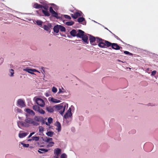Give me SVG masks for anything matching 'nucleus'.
Masks as SVG:
<instances>
[{
	"mask_svg": "<svg viewBox=\"0 0 158 158\" xmlns=\"http://www.w3.org/2000/svg\"><path fill=\"white\" fill-rule=\"evenodd\" d=\"M82 14V12L81 11H78L73 14H71L70 15L73 18L76 19L79 17L81 16Z\"/></svg>",
	"mask_w": 158,
	"mask_h": 158,
	"instance_id": "39448f33",
	"label": "nucleus"
},
{
	"mask_svg": "<svg viewBox=\"0 0 158 158\" xmlns=\"http://www.w3.org/2000/svg\"><path fill=\"white\" fill-rule=\"evenodd\" d=\"M156 71H155V70L153 71L152 72L151 75L152 76H154L155 75V74H156Z\"/></svg>",
	"mask_w": 158,
	"mask_h": 158,
	"instance_id": "09e8293b",
	"label": "nucleus"
},
{
	"mask_svg": "<svg viewBox=\"0 0 158 158\" xmlns=\"http://www.w3.org/2000/svg\"><path fill=\"white\" fill-rule=\"evenodd\" d=\"M52 138H48L46 140H45V142L47 143H49L50 142V141H51L52 140Z\"/></svg>",
	"mask_w": 158,
	"mask_h": 158,
	"instance_id": "ea45409f",
	"label": "nucleus"
},
{
	"mask_svg": "<svg viewBox=\"0 0 158 158\" xmlns=\"http://www.w3.org/2000/svg\"><path fill=\"white\" fill-rule=\"evenodd\" d=\"M65 107L66 106H61L60 105H55L54 106V107H55L56 110H60V111H59V112L62 115L64 111Z\"/></svg>",
	"mask_w": 158,
	"mask_h": 158,
	"instance_id": "f03ea898",
	"label": "nucleus"
},
{
	"mask_svg": "<svg viewBox=\"0 0 158 158\" xmlns=\"http://www.w3.org/2000/svg\"><path fill=\"white\" fill-rule=\"evenodd\" d=\"M47 125V126H49V124H49L47 122H46V123H45Z\"/></svg>",
	"mask_w": 158,
	"mask_h": 158,
	"instance_id": "4d7b16f0",
	"label": "nucleus"
},
{
	"mask_svg": "<svg viewBox=\"0 0 158 158\" xmlns=\"http://www.w3.org/2000/svg\"><path fill=\"white\" fill-rule=\"evenodd\" d=\"M61 150L59 148H57L54 150V153L57 156H58L61 152Z\"/></svg>",
	"mask_w": 158,
	"mask_h": 158,
	"instance_id": "ddd939ff",
	"label": "nucleus"
},
{
	"mask_svg": "<svg viewBox=\"0 0 158 158\" xmlns=\"http://www.w3.org/2000/svg\"><path fill=\"white\" fill-rule=\"evenodd\" d=\"M25 111L28 113L30 114L31 115L34 116L35 115V112L29 109H26Z\"/></svg>",
	"mask_w": 158,
	"mask_h": 158,
	"instance_id": "9b49d317",
	"label": "nucleus"
},
{
	"mask_svg": "<svg viewBox=\"0 0 158 158\" xmlns=\"http://www.w3.org/2000/svg\"><path fill=\"white\" fill-rule=\"evenodd\" d=\"M70 35L73 37L76 36L77 32L76 30L73 29L70 32Z\"/></svg>",
	"mask_w": 158,
	"mask_h": 158,
	"instance_id": "6ab92c4d",
	"label": "nucleus"
},
{
	"mask_svg": "<svg viewBox=\"0 0 158 158\" xmlns=\"http://www.w3.org/2000/svg\"><path fill=\"white\" fill-rule=\"evenodd\" d=\"M27 135V134L26 133H19V136L20 138H22L25 137Z\"/></svg>",
	"mask_w": 158,
	"mask_h": 158,
	"instance_id": "aec40b11",
	"label": "nucleus"
},
{
	"mask_svg": "<svg viewBox=\"0 0 158 158\" xmlns=\"http://www.w3.org/2000/svg\"><path fill=\"white\" fill-rule=\"evenodd\" d=\"M10 72L11 74L10 76L11 77L13 76L14 74V71L12 69H10Z\"/></svg>",
	"mask_w": 158,
	"mask_h": 158,
	"instance_id": "a18cd8bd",
	"label": "nucleus"
},
{
	"mask_svg": "<svg viewBox=\"0 0 158 158\" xmlns=\"http://www.w3.org/2000/svg\"><path fill=\"white\" fill-rule=\"evenodd\" d=\"M48 150L44 148H40L38 151V152L40 153H43L48 152Z\"/></svg>",
	"mask_w": 158,
	"mask_h": 158,
	"instance_id": "f3484780",
	"label": "nucleus"
},
{
	"mask_svg": "<svg viewBox=\"0 0 158 158\" xmlns=\"http://www.w3.org/2000/svg\"><path fill=\"white\" fill-rule=\"evenodd\" d=\"M54 134V132L52 131H49L46 133V135L50 137H52V136Z\"/></svg>",
	"mask_w": 158,
	"mask_h": 158,
	"instance_id": "a878e982",
	"label": "nucleus"
},
{
	"mask_svg": "<svg viewBox=\"0 0 158 158\" xmlns=\"http://www.w3.org/2000/svg\"><path fill=\"white\" fill-rule=\"evenodd\" d=\"M52 15L53 17H55L56 19H60V17L58 16V13L56 12L53 13V14H52Z\"/></svg>",
	"mask_w": 158,
	"mask_h": 158,
	"instance_id": "b1692460",
	"label": "nucleus"
},
{
	"mask_svg": "<svg viewBox=\"0 0 158 158\" xmlns=\"http://www.w3.org/2000/svg\"><path fill=\"white\" fill-rule=\"evenodd\" d=\"M24 71H26L28 73H29L31 74H34L32 72V69H24Z\"/></svg>",
	"mask_w": 158,
	"mask_h": 158,
	"instance_id": "393cba45",
	"label": "nucleus"
},
{
	"mask_svg": "<svg viewBox=\"0 0 158 158\" xmlns=\"http://www.w3.org/2000/svg\"><path fill=\"white\" fill-rule=\"evenodd\" d=\"M17 103L19 106L21 107H23L25 106L24 102L21 99H19L17 101Z\"/></svg>",
	"mask_w": 158,
	"mask_h": 158,
	"instance_id": "0eeeda50",
	"label": "nucleus"
},
{
	"mask_svg": "<svg viewBox=\"0 0 158 158\" xmlns=\"http://www.w3.org/2000/svg\"><path fill=\"white\" fill-rule=\"evenodd\" d=\"M55 158H58V157H56Z\"/></svg>",
	"mask_w": 158,
	"mask_h": 158,
	"instance_id": "052dcab7",
	"label": "nucleus"
},
{
	"mask_svg": "<svg viewBox=\"0 0 158 158\" xmlns=\"http://www.w3.org/2000/svg\"><path fill=\"white\" fill-rule=\"evenodd\" d=\"M32 72H38L35 69H32Z\"/></svg>",
	"mask_w": 158,
	"mask_h": 158,
	"instance_id": "5fc2aeb1",
	"label": "nucleus"
},
{
	"mask_svg": "<svg viewBox=\"0 0 158 158\" xmlns=\"http://www.w3.org/2000/svg\"><path fill=\"white\" fill-rule=\"evenodd\" d=\"M21 144L23 145V146L24 147L27 148L28 147L29 145V144H25L23 143H21Z\"/></svg>",
	"mask_w": 158,
	"mask_h": 158,
	"instance_id": "c03bdc74",
	"label": "nucleus"
},
{
	"mask_svg": "<svg viewBox=\"0 0 158 158\" xmlns=\"http://www.w3.org/2000/svg\"><path fill=\"white\" fill-rule=\"evenodd\" d=\"M49 11L51 14H53L55 11L53 9L52 7L51 6L49 7Z\"/></svg>",
	"mask_w": 158,
	"mask_h": 158,
	"instance_id": "e433bc0d",
	"label": "nucleus"
},
{
	"mask_svg": "<svg viewBox=\"0 0 158 158\" xmlns=\"http://www.w3.org/2000/svg\"><path fill=\"white\" fill-rule=\"evenodd\" d=\"M74 24V22L73 21H69L66 23V24L68 26H72Z\"/></svg>",
	"mask_w": 158,
	"mask_h": 158,
	"instance_id": "c85d7f7f",
	"label": "nucleus"
},
{
	"mask_svg": "<svg viewBox=\"0 0 158 158\" xmlns=\"http://www.w3.org/2000/svg\"><path fill=\"white\" fill-rule=\"evenodd\" d=\"M60 26L58 25L55 26L53 28V30L55 32L58 33L59 31Z\"/></svg>",
	"mask_w": 158,
	"mask_h": 158,
	"instance_id": "a211bd4d",
	"label": "nucleus"
},
{
	"mask_svg": "<svg viewBox=\"0 0 158 158\" xmlns=\"http://www.w3.org/2000/svg\"><path fill=\"white\" fill-rule=\"evenodd\" d=\"M52 119L51 117H49L48 119V123L49 124H51L52 122Z\"/></svg>",
	"mask_w": 158,
	"mask_h": 158,
	"instance_id": "f704fd0d",
	"label": "nucleus"
},
{
	"mask_svg": "<svg viewBox=\"0 0 158 158\" xmlns=\"http://www.w3.org/2000/svg\"><path fill=\"white\" fill-rule=\"evenodd\" d=\"M40 107L37 105H34L33 106V109L35 111H38Z\"/></svg>",
	"mask_w": 158,
	"mask_h": 158,
	"instance_id": "cd10ccee",
	"label": "nucleus"
},
{
	"mask_svg": "<svg viewBox=\"0 0 158 158\" xmlns=\"http://www.w3.org/2000/svg\"><path fill=\"white\" fill-rule=\"evenodd\" d=\"M98 46L101 48H106L110 47V42L101 38H97Z\"/></svg>",
	"mask_w": 158,
	"mask_h": 158,
	"instance_id": "f257e3e1",
	"label": "nucleus"
},
{
	"mask_svg": "<svg viewBox=\"0 0 158 158\" xmlns=\"http://www.w3.org/2000/svg\"><path fill=\"white\" fill-rule=\"evenodd\" d=\"M78 32L76 34V36L79 38H81L84 34V32L81 30H79Z\"/></svg>",
	"mask_w": 158,
	"mask_h": 158,
	"instance_id": "1a4fd4ad",
	"label": "nucleus"
},
{
	"mask_svg": "<svg viewBox=\"0 0 158 158\" xmlns=\"http://www.w3.org/2000/svg\"><path fill=\"white\" fill-rule=\"evenodd\" d=\"M31 124H33L34 126H37L39 125V123H38L37 122H35V121H34L33 120V119L32 120Z\"/></svg>",
	"mask_w": 158,
	"mask_h": 158,
	"instance_id": "72a5a7b5",
	"label": "nucleus"
},
{
	"mask_svg": "<svg viewBox=\"0 0 158 158\" xmlns=\"http://www.w3.org/2000/svg\"><path fill=\"white\" fill-rule=\"evenodd\" d=\"M59 29H60V31L65 32L66 31V29L64 27L61 25H59Z\"/></svg>",
	"mask_w": 158,
	"mask_h": 158,
	"instance_id": "7c9ffc66",
	"label": "nucleus"
},
{
	"mask_svg": "<svg viewBox=\"0 0 158 158\" xmlns=\"http://www.w3.org/2000/svg\"><path fill=\"white\" fill-rule=\"evenodd\" d=\"M44 29L46 31H48L50 30V27L46 25H44Z\"/></svg>",
	"mask_w": 158,
	"mask_h": 158,
	"instance_id": "58836bf2",
	"label": "nucleus"
},
{
	"mask_svg": "<svg viewBox=\"0 0 158 158\" xmlns=\"http://www.w3.org/2000/svg\"><path fill=\"white\" fill-rule=\"evenodd\" d=\"M85 20V19L83 17H80L77 19V22L81 23Z\"/></svg>",
	"mask_w": 158,
	"mask_h": 158,
	"instance_id": "473e14b6",
	"label": "nucleus"
},
{
	"mask_svg": "<svg viewBox=\"0 0 158 158\" xmlns=\"http://www.w3.org/2000/svg\"><path fill=\"white\" fill-rule=\"evenodd\" d=\"M67 156L65 153L62 154L60 156V158H67Z\"/></svg>",
	"mask_w": 158,
	"mask_h": 158,
	"instance_id": "a19ab883",
	"label": "nucleus"
},
{
	"mask_svg": "<svg viewBox=\"0 0 158 158\" xmlns=\"http://www.w3.org/2000/svg\"><path fill=\"white\" fill-rule=\"evenodd\" d=\"M31 138L32 140L38 141L39 139V136H33Z\"/></svg>",
	"mask_w": 158,
	"mask_h": 158,
	"instance_id": "2f4dec72",
	"label": "nucleus"
},
{
	"mask_svg": "<svg viewBox=\"0 0 158 158\" xmlns=\"http://www.w3.org/2000/svg\"><path fill=\"white\" fill-rule=\"evenodd\" d=\"M26 116L27 117L25 119V122L27 123L31 124L33 119L31 118L27 117V115H26Z\"/></svg>",
	"mask_w": 158,
	"mask_h": 158,
	"instance_id": "f8f14e48",
	"label": "nucleus"
},
{
	"mask_svg": "<svg viewBox=\"0 0 158 158\" xmlns=\"http://www.w3.org/2000/svg\"><path fill=\"white\" fill-rule=\"evenodd\" d=\"M42 122L43 124H44V122Z\"/></svg>",
	"mask_w": 158,
	"mask_h": 158,
	"instance_id": "bf43d9fd",
	"label": "nucleus"
},
{
	"mask_svg": "<svg viewBox=\"0 0 158 158\" xmlns=\"http://www.w3.org/2000/svg\"><path fill=\"white\" fill-rule=\"evenodd\" d=\"M35 132H32L30 134V135L28 136V138H30V137H31L32 135H34V134H35Z\"/></svg>",
	"mask_w": 158,
	"mask_h": 158,
	"instance_id": "8fccbe9b",
	"label": "nucleus"
},
{
	"mask_svg": "<svg viewBox=\"0 0 158 158\" xmlns=\"http://www.w3.org/2000/svg\"><path fill=\"white\" fill-rule=\"evenodd\" d=\"M25 123H22V125L23 126H24V124Z\"/></svg>",
	"mask_w": 158,
	"mask_h": 158,
	"instance_id": "13d9d810",
	"label": "nucleus"
},
{
	"mask_svg": "<svg viewBox=\"0 0 158 158\" xmlns=\"http://www.w3.org/2000/svg\"><path fill=\"white\" fill-rule=\"evenodd\" d=\"M39 132H42L44 131V128L41 126H40L39 127Z\"/></svg>",
	"mask_w": 158,
	"mask_h": 158,
	"instance_id": "37998d69",
	"label": "nucleus"
},
{
	"mask_svg": "<svg viewBox=\"0 0 158 158\" xmlns=\"http://www.w3.org/2000/svg\"><path fill=\"white\" fill-rule=\"evenodd\" d=\"M64 17L66 19H71V17L67 15H64Z\"/></svg>",
	"mask_w": 158,
	"mask_h": 158,
	"instance_id": "49530a36",
	"label": "nucleus"
},
{
	"mask_svg": "<svg viewBox=\"0 0 158 158\" xmlns=\"http://www.w3.org/2000/svg\"><path fill=\"white\" fill-rule=\"evenodd\" d=\"M48 143H49L47 145V148L52 147V146H53L54 144V142L52 141H51L50 142H49Z\"/></svg>",
	"mask_w": 158,
	"mask_h": 158,
	"instance_id": "c756f323",
	"label": "nucleus"
},
{
	"mask_svg": "<svg viewBox=\"0 0 158 158\" xmlns=\"http://www.w3.org/2000/svg\"><path fill=\"white\" fill-rule=\"evenodd\" d=\"M35 102L37 104L41 107H43L44 106V102L42 99L40 98H37L35 99Z\"/></svg>",
	"mask_w": 158,
	"mask_h": 158,
	"instance_id": "7ed1b4c3",
	"label": "nucleus"
},
{
	"mask_svg": "<svg viewBox=\"0 0 158 158\" xmlns=\"http://www.w3.org/2000/svg\"><path fill=\"white\" fill-rule=\"evenodd\" d=\"M34 119L35 121L38 122L44 121L43 117L40 116H36L35 117Z\"/></svg>",
	"mask_w": 158,
	"mask_h": 158,
	"instance_id": "6e6552de",
	"label": "nucleus"
},
{
	"mask_svg": "<svg viewBox=\"0 0 158 158\" xmlns=\"http://www.w3.org/2000/svg\"><path fill=\"white\" fill-rule=\"evenodd\" d=\"M97 38H99V37H96L95 38L93 36L90 35L89 37V40L91 44L93 45H96V44L95 43V41L97 42Z\"/></svg>",
	"mask_w": 158,
	"mask_h": 158,
	"instance_id": "20e7f679",
	"label": "nucleus"
},
{
	"mask_svg": "<svg viewBox=\"0 0 158 158\" xmlns=\"http://www.w3.org/2000/svg\"><path fill=\"white\" fill-rule=\"evenodd\" d=\"M112 34L114 36V37L116 38L117 40H120V39L117 36H116V35H115L114 34L112 33Z\"/></svg>",
	"mask_w": 158,
	"mask_h": 158,
	"instance_id": "de8ad7c7",
	"label": "nucleus"
},
{
	"mask_svg": "<svg viewBox=\"0 0 158 158\" xmlns=\"http://www.w3.org/2000/svg\"><path fill=\"white\" fill-rule=\"evenodd\" d=\"M63 92V91L62 90L60 89H59V91L58 93V94H60L61 93Z\"/></svg>",
	"mask_w": 158,
	"mask_h": 158,
	"instance_id": "864d4df0",
	"label": "nucleus"
},
{
	"mask_svg": "<svg viewBox=\"0 0 158 158\" xmlns=\"http://www.w3.org/2000/svg\"><path fill=\"white\" fill-rule=\"evenodd\" d=\"M53 107L52 106L47 107L46 108V110L49 113H52L54 111Z\"/></svg>",
	"mask_w": 158,
	"mask_h": 158,
	"instance_id": "dca6fc26",
	"label": "nucleus"
},
{
	"mask_svg": "<svg viewBox=\"0 0 158 158\" xmlns=\"http://www.w3.org/2000/svg\"><path fill=\"white\" fill-rule=\"evenodd\" d=\"M42 12L44 13L45 16H49L50 15V14L47 10H42Z\"/></svg>",
	"mask_w": 158,
	"mask_h": 158,
	"instance_id": "5701e85b",
	"label": "nucleus"
},
{
	"mask_svg": "<svg viewBox=\"0 0 158 158\" xmlns=\"http://www.w3.org/2000/svg\"><path fill=\"white\" fill-rule=\"evenodd\" d=\"M71 111V109L70 108H69L68 110L67 111V112L69 113L70 114H72Z\"/></svg>",
	"mask_w": 158,
	"mask_h": 158,
	"instance_id": "603ef678",
	"label": "nucleus"
},
{
	"mask_svg": "<svg viewBox=\"0 0 158 158\" xmlns=\"http://www.w3.org/2000/svg\"><path fill=\"white\" fill-rule=\"evenodd\" d=\"M33 7L36 9H42L43 6L41 5L38 4L37 3H35L34 4Z\"/></svg>",
	"mask_w": 158,
	"mask_h": 158,
	"instance_id": "4468645a",
	"label": "nucleus"
},
{
	"mask_svg": "<svg viewBox=\"0 0 158 158\" xmlns=\"http://www.w3.org/2000/svg\"><path fill=\"white\" fill-rule=\"evenodd\" d=\"M44 8V9L45 10H47L48 7L46 6H43L42 8Z\"/></svg>",
	"mask_w": 158,
	"mask_h": 158,
	"instance_id": "3c124183",
	"label": "nucleus"
},
{
	"mask_svg": "<svg viewBox=\"0 0 158 158\" xmlns=\"http://www.w3.org/2000/svg\"><path fill=\"white\" fill-rule=\"evenodd\" d=\"M110 46H111L112 48L116 50H118L120 49L121 48H122L121 47L119 46L118 44L116 43H110Z\"/></svg>",
	"mask_w": 158,
	"mask_h": 158,
	"instance_id": "423d86ee",
	"label": "nucleus"
},
{
	"mask_svg": "<svg viewBox=\"0 0 158 158\" xmlns=\"http://www.w3.org/2000/svg\"><path fill=\"white\" fill-rule=\"evenodd\" d=\"M32 140V138H31V139H28V141H31Z\"/></svg>",
	"mask_w": 158,
	"mask_h": 158,
	"instance_id": "6e6d98bb",
	"label": "nucleus"
},
{
	"mask_svg": "<svg viewBox=\"0 0 158 158\" xmlns=\"http://www.w3.org/2000/svg\"><path fill=\"white\" fill-rule=\"evenodd\" d=\"M81 38L84 42L86 43H88V37L86 35L84 34Z\"/></svg>",
	"mask_w": 158,
	"mask_h": 158,
	"instance_id": "2eb2a0df",
	"label": "nucleus"
},
{
	"mask_svg": "<svg viewBox=\"0 0 158 158\" xmlns=\"http://www.w3.org/2000/svg\"><path fill=\"white\" fill-rule=\"evenodd\" d=\"M118 61H120V60H118Z\"/></svg>",
	"mask_w": 158,
	"mask_h": 158,
	"instance_id": "680f3d73",
	"label": "nucleus"
},
{
	"mask_svg": "<svg viewBox=\"0 0 158 158\" xmlns=\"http://www.w3.org/2000/svg\"><path fill=\"white\" fill-rule=\"evenodd\" d=\"M72 115V114L67 112L64 114V117L66 119L70 117Z\"/></svg>",
	"mask_w": 158,
	"mask_h": 158,
	"instance_id": "4be33fe9",
	"label": "nucleus"
},
{
	"mask_svg": "<svg viewBox=\"0 0 158 158\" xmlns=\"http://www.w3.org/2000/svg\"><path fill=\"white\" fill-rule=\"evenodd\" d=\"M124 53L125 54H127V55H130V56H132L133 55V54H132V53H131L129 52L128 51H124Z\"/></svg>",
	"mask_w": 158,
	"mask_h": 158,
	"instance_id": "79ce46f5",
	"label": "nucleus"
},
{
	"mask_svg": "<svg viewBox=\"0 0 158 158\" xmlns=\"http://www.w3.org/2000/svg\"><path fill=\"white\" fill-rule=\"evenodd\" d=\"M51 101L52 102L56 103H59L60 102V100H59L57 99L54 98H51Z\"/></svg>",
	"mask_w": 158,
	"mask_h": 158,
	"instance_id": "412c9836",
	"label": "nucleus"
},
{
	"mask_svg": "<svg viewBox=\"0 0 158 158\" xmlns=\"http://www.w3.org/2000/svg\"><path fill=\"white\" fill-rule=\"evenodd\" d=\"M52 91L54 93H56L57 91V89L55 87L53 86L52 88Z\"/></svg>",
	"mask_w": 158,
	"mask_h": 158,
	"instance_id": "4c0bfd02",
	"label": "nucleus"
},
{
	"mask_svg": "<svg viewBox=\"0 0 158 158\" xmlns=\"http://www.w3.org/2000/svg\"><path fill=\"white\" fill-rule=\"evenodd\" d=\"M38 111H39L40 113L41 114H44L45 113V111L44 110H43L42 109H40V108H39Z\"/></svg>",
	"mask_w": 158,
	"mask_h": 158,
	"instance_id": "c9c22d12",
	"label": "nucleus"
},
{
	"mask_svg": "<svg viewBox=\"0 0 158 158\" xmlns=\"http://www.w3.org/2000/svg\"><path fill=\"white\" fill-rule=\"evenodd\" d=\"M36 23L38 25L42 26L43 23V22L40 20H37L35 21Z\"/></svg>",
	"mask_w": 158,
	"mask_h": 158,
	"instance_id": "bb28decb",
	"label": "nucleus"
},
{
	"mask_svg": "<svg viewBox=\"0 0 158 158\" xmlns=\"http://www.w3.org/2000/svg\"><path fill=\"white\" fill-rule=\"evenodd\" d=\"M55 126L57 127L56 129L58 132H60L61 130V125L58 121H56L55 123Z\"/></svg>",
	"mask_w": 158,
	"mask_h": 158,
	"instance_id": "9d476101",
	"label": "nucleus"
}]
</instances>
